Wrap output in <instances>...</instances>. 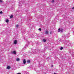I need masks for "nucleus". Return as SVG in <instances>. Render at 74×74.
Listing matches in <instances>:
<instances>
[{
  "instance_id": "1",
  "label": "nucleus",
  "mask_w": 74,
  "mask_h": 74,
  "mask_svg": "<svg viewBox=\"0 0 74 74\" xmlns=\"http://www.w3.org/2000/svg\"><path fill=\"white\" fill-rule=\"evenodd\" d=\"M40 52V51H36V50H35L34 51H32V53L33 54H34L35 53H38L39 54Z\"/></svg>"
},
{
  "instance_id": "2",
  "label": "nucleus",
  "mask_w": 74,
  "mask_h": 74,
  "mask_svg": "<svg viewBox=\"0 0 74 74\" xmlns=\"http://www.w3.org/2000/svg\"><path fill=\"white\" fill-rule=\"evenodd\" d=\"M71 44V42L69 41H68V42L66 43V45L67 46H70Z\"/></svg>"
},
{
  "instance_id": "3",
  "label": "nucleus",
  "mask_w": 74,
  "mask_h": 74,
  "mask_svg": "<svg viewBox=\"0 0 74 74\" xmlns=\"http://www.w3.org/2000/svg\"><path fill=\"white\" fill-rule=\"evenodd\" d=\"M63 30V29L62 28H61V29L60 28H59L58 29V32H61V33H62Z\"/></svg>"
},
{
  "instance_id": "4",
  "label": "nucleus",
  "mask_w": 74,
  "mask_h": 74,
  "mask_svg": "<svg viewBox=\"0 0 74 74\" xmlns=\"http://www.w3.org/2000/svg\"><path fill=\"white\" fill-rule=\"evenodd\" d=\"M68 41H67V40H65L63 41V42H64V44H66V43Z\"/></svg>"
},
{
  "instance_id": "5",
  "label": "nucleus",
  "mask_w": 74,
  "mask_h": 74,
  "mask_svg": "<svg viewBox=\"0 0 74 74\" xmlns=\"http://www.w3.org/2000/svg\"><path fill=\"white\" fill-rule=\"evenodd\" d=\"M11 53L12 54L13 53L14 55H16V51H14L13 52L12 51Z\"/></svg>"
},
{
  "instance_id": "6",
  "label": "nucleus",
  "mask_w": 74,
  "mask_h": 74,
  "mask_svg": "<svg viewBox=\"0 0 74 74\" xmlns=\"http://www.w3.org/2000/svg\"><path fill=\"white\" fill-rule=\"evenodd\" d=\"M14 44H17V40H15L14 42Z\"/></svg>"
},
{
  "instance_id": "7",
  "label": "nucleus",
  "mask_w": 74,
  "mask_h": 74,
  "mask_svg": "<svg viewBox=\"0 0 74 74\" xmlns=\"http://www.w3.org/2000/svg\"><path fill=\"white\" fill-rule=\"evenodd\" d=\"M23 64H25V63H26V60H25V59L23 60Z\"/></svg>"
},
{
  "instance_id": "8",
  "label": "nucleus",
  "mask_w": 74,
  "mask_h": 74,
  "mask_svg": "<svg viewBox=\"0 0 74 74\" xmlns=\"http://www.w3.org/2000/svg\"><path fill=\"white\" fill-rule=\"evenodd\" d=\"M16 60L17 62H18L20 60V59L19 58H17L16 59Z\"/></svg>"
},
{
  "instance_id": "9",
  "label": "nucleus",
  "mask_w": 74,
  "mask_h": 74,
  "mask_svg": "<svg viewBox=\"0 0 74 74\" xmlns=\"http://www.w3.org/2000/svg\"><path fill=\"white\" fill-rule=\"evenodd\" d=\"M45 34H48V31H46L45 32Z\"/></svg>"
},
{
  "instance_id": "10",
  "label": "nucleus",
  "mask_w": 74,
  "mask_h": 74,
  "mask_svg": "<svg viewBox=\"0 0 74 74\" xmlns=\"http://www.w3.org/2000/svg\"><path fill=\"white\" fill-rule=\"evenodd\" d=\"M46 40L45 39H43V41L44 42H46Z\"/></svg>"
},
{
  "instance_id": "11",
  "label": "nucleus",
  "mask_w": 74,
  "mask_h": 74,
  "mask_svg": "<svg viewBox=\"0 0 74 74\" xmlns=\"http://www.w3.org/2000/svg\"><path fill=\"white\" fill-rule=\"evenodd\" d=\"M11 68L10 67V66H8L7 67V69H10Z\"/></svg>"
},
{
  "instance_id": "12",
  "label": "nucleus",
  "mask_w": 74,
  "mask_h": 74,
  "mask_svg": "<svg viewBox=\"0 0 74 74\" xmlns=\"http://www.w3.org/2000/svg\"><path fill=\"white\" fill-rule=\"evenodd\" d=\"M9 22V20L7 19L6 20V23H8Z\"/></svg>"
},
{
  "instance_id": "13",
  "label": "nucleus",
  "mask_w": 74,
  "mask_h": 74,
  "mask_svg": "<svg viewBox=\"0 0 74 74\" xmlns=\"http://www.w3.org/2000/svg\"><path fill=\"white\" fill-rule=\"evenodd\" d=\"M13 18V15H11L10 17V19H11V18Z\"/></svg>"
},
{
  "instance_id": "14",
  "label": "nucleus",
  "mask_w": 74,
  "mask_h": 74,
  "mask_svg": "<svg viewBox=\"0 0 74 74\" xmlns=\"http://www.w3.org/2000/svg\"><path fill=\"white\" fill-rule=\"evenodd\" d=\"M30 60H28L27 61V63H30Z\"/></svg>"
},
{
  "instance_id": "15",
  "label": "nucleus",
  "mask_w": 74,
  "mask_h": 74,
  "mask_svg": "<svg viewBox=\"0 0 74 74\" xmlns=\"http://www.w3.org/2000/svg\"><path fill=\"white\" fill-rule=\"evenodd\" d=\"M28 26L29 27H31V24H29Z\"/></svg>"
},
{
  "instance_id": "16",
  "label": "nucleus",
  "mask_w": 74,
  "mask_h": 74,
  "mask_svg": "<svg viewBox=\"0 0 74 74\" xmlns=\"http://www.w3.org/2000/svg\"><path fill=\"white\" fill-rule=\"evenodd\" d=\"M63 49V48L62 47H61L60 48V49L61 50H62V49Z\"/></svg>"
},
{
  "instance_id": "17",
  "label": "nucleus",
  "mask_w": 74,
  "mask_h": 74,
  "mask_svg": "<svg viewBox=\"0 0 74 74\" xmlns=\"http://www.w3.org/2000/svg\"><path fill=\"white\" fill-rule=\"evenodd\" d=\"M55 2V0H53L51 1V3H54Z\"/></svg>"
},
{
  "instance_id": "18",
  "label": "nucleus",
  "mask_w": 74,
  "mask_h": 74,
  "mask_svg": "<svg viewBox=\"0 0 74 74\" xmlns=\"http://www.w3.org/2000/svg\"><path fill=\"white\" fill-rule=\"evenodd\" d=\"M38 30H39V31H41V28H39Z\"/></svg>"
},
{
  "instance_id": "19",
  "label": "nucleus",
  "mask_w": 74,
  "mask_h": 74,
  "mask_svg": "<svg viewBox=\"0 0 74 74\" xmlns=\"http://www.w3.org/2000/svg\"><path fill=\"white\" fill-rule=\"evenodd\" d=\"M16 26V27H19V25H17Z\"/></svg>"
},
{
  "instance_id": "20",
  "label": "nucleus",
  "mask_w": 74,
  "mask_h": 74,
  "mask_svg": "<svg viewBox=\"0 0 74 74\" xmlns=\"http://www.w3.org/2000/svg\"><path fill=\"white\" fill-rule=\"evenodd\" d=\"M0 14H3V12H2V11H1V12H0Z\"/></svg>"
},
{
  "instance_id": "21",
  "label": "nucleus",
  "mask_w": 74,
  "mask_h": 74,
  "mask_svg": "<svg viewBox=\"0 0 74 74\" xmlns=\"http://www.w3.org/2000/svg\"><path fill=\"white\" fill-rule=\"evenodd\" d=\"M2 2H3V1L1 0H0V3H2Z\"/></svg>"
},
{
  "instance_id": "22",
  "label": "nucleus",
  "mask_w": 74,
  "mask_h": 74,
  "mask_svg": "<svg viewBox=\"0 0 74 74\" xmlns=\"http://www.w3.org/2000/svg\"><path fill=\"white\" fill-rule=\"evenodd\" d=\"M50 34H52V31H51L50 32Z\"/></svg>"
},
{
  "instance_id": "23",
  "label": "nucleus",
  "mask_w": 74,
  "mask_h": 74,
  "mask_svg": "<svg viewBox=\"0 0 74 74\" xmlns=\"http://www.w3.org/2000/svg\"><path fill=\"white\" fill-rule=\"evenodd\" d=\"M17 74H21L20 73H17Z\"/></svg>"
},
{
  "instance_id": "24",
  "label": "nucleus",
  "mask_w": 74,
  "mask_h": 74,
  "mask_svg": "<svg viewBox=\"0 0 74 74\" xmlns=\"http://www.w3.org/2000/svg\"><path fill=\"white\" fill-rule=\"evenodd\" d=\"M72 9H74V7L72 8Z\"/></svg>"
},
{
  "instance_id": "25",
  "label": "nucleus",
  "mask_w": 74,
  "mask_h": 74,
  "mask_svg": "<svg viewBox=\"0 0 74 74\" xmlns=\"http://www.w3.org/2000/svg\"><path fill=\"white\" fill-rule=\"evenodd\" d=\"M28 44H30V42H29V41H28Z\"/></svg>"
},
{
  "instance_id": "26",
  "label": "nucleus",
  "mask_w": 74,
  "mask_h": 74,
  "mask_svg": "<svg viewBox=\"0 0 74 74\" xmlns=\"http://www.w3.org/2000/svg\"><path fill=\"white\" fill-rule=\"evenodd\" d=\"M51 67H53V65H51Z\"/></svg>"
},
{
  "instance_id": "27",
  "label": "nucleus",
  "mask_w": 74,
  "mask_h": 74,
  "mask_svg": "<svg viewBox=\"0 0 74 74\" xmlns=\"http://www.w3.org/2000/svg\"><path fill=\"white\" fill-rule=\"evenodd\" d=\"M66 38V37H64V38Z\"/></svg>"
},
{
  "instance_id": "28",
  "label": "nucleus",
  "mask_w": 74,
  "mask_h": 74,
  "mask_svg": "<svg viewBox=\"0 0 74 74\" xmlns=\"http://www.w3.org/2000/svg\"><path fill=\"white\" fill-rule=\"evenodd\" d=\"M27 45H28L27 43Z\"/></svg>"
},
{
  "instance_id": "29",
  "label": "nucleus",
  "mask_w": 74,
  "mask_h": 74,
  "mask_svg": "<svg viewBox=\"0 0 74 74\" xmlns=\"http://www.w3.org/2000/svg\"><path fill=\"white\" fill-rule=\"evenodd\" d=\"M24 72H25V71H24Z\"/></svg>"
}]
</instances>
